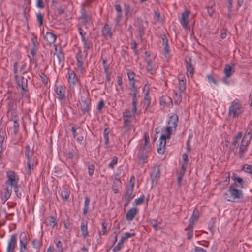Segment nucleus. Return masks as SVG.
<instances>
[{
	"label": "nucleus",
	"instance_id": "nucleus-1",
	"mask_svg": "<svg viewBox=\"0 0 252 252\" xmlns=\"http://www.w3.org/2000/svg\"><path fill=\"white\" fill-rule=\"evenodd\" d=\"M25 155L26 158L24 162L25 172L27 175H29L33 171L37 164V161L33 157V150L29 145L25 147Z\"/></svg>",
	"mask_w": 252,
	"mask_h": 252
},
{
	"label": "nucleus",
	"instance_id": "nucleus-2",
	"mask_svg": "<svg viewBox=\"0 0 252 252\" xmlns=\"http://www.w3.org/2000/svg\"><path fill=\"white\" fill-rule=\"evenodd\" d=\"M228 192H225L223 194L224 198L227 201L235 202L237 199L242 198L243 192L241 190L236 189L233 185L229 187Z\"/></svg>",
	"mask_w": 252,
	"mask_h": 252
},
{
	"label": "nucleus",
	"instance_id": "nucleus-3",
	"mask_svg": "<svg viewBox=\"0 0 252 252\" xmlns=\"http://www.w3.org/2000/svg\"><path fill=\"white\" fill-rule=\"evenodd\" d=\"M244 110L240 101L235 99L229 107L228 113L230 117L238 118L243 113Z\"/></svg>",
	"mask_w": 252,
	"mask_h": 252
},
{
	"label": "nucleus",
	"instance_id": "nucleus-4",
	"mask_svg": "<svg viewBox=\"0 0 252 252\" xmlns=\"http://www.w3.org/2000/svg\"><path fill=\"white\" fill-rule=\"evenodd\" d=\"M19 185L17 183H7L5 182L3 185V189L1 192V196L4 203L10 197L12 189H16Z\"/></svg>",
	"mask_w": 252,
	"mask_h": 252
},
{
	"label": "nucleus",
	"instance_id": "nucleus-5",
	"mask_svg": "<svg viewBox=\"0 0 252 252\" xmlns=\"http://www.w3.org/2000/svg\"><path fill=\"white\" fill-rule=\"evenodd\" d=\"M17 246V235L12 234L7 240V244L5 252H15Z\"/></svg>",
	"mask_w": 252,
	"mask_h": 252
},
{
	"label": "nucleus",
	"instance_id": "nucleus-6",
	"mask_svg": "<svg viewBox=\"0 0 252 252\" xmlns=\"http://www.w3.org/2000/svg\"><path fill=\"white\" fill-rule=\"evenodd\" d=\"M252 139L244 136L241 140V144L239 148V154L240 158H243L245 156V153L248 150V147L250 144Z\"/></svg>",
	"mask_w": 252,
	"mask_h": 252
},
{
	"label": "nucleus",
	"instance_id": "nucleus-7",
	"mask_svg": "<svg viewBox=\"0 0 252 252\" xmlns=\"http://www.w3.org/2000/svg\"><path fill=\"white\" fill-rule=\"evenodd\" d=\"M190 13V11L189 10H187L185 11L181 14V17L179 19L181 25L182 26V28L185 30L190 29V27L189 26V17Z\"/></svg>",
	"mask_w": 252,
	"mask_h": 252
},
{
	"label": "nucleus",
	"instance_id": "nucleus-8",
	"mask_svg": "<svg viewBox=\"0 0 252 252\" xmlns=\"http://www.w3.org/2000/svg\"><path fill=\"white\" fill-rule=\"evenodd\" d=\"M146 22H145L140 18H138L135 22V26L137 28L138 32L137 37H139L141 41L142 40V38L144 34V31L146 29Z\"/></svg>",
	"mask_w": 252,
	"mask_h": 252
},
{
	"label": "nucleus",
	"instance_id": "nucleus-9",
	"mask_svg": "<svg viewBox=\"0 0 252 252\" xmlns=\"http://www.w3.org/2000/svg\"><path fill=\"white\" fill-rule=\"evenodd\" d=\"M28 239L25 233L22 232L19 236V252H29L27 248Z\"/></svg>",
	"mask_w": 252,
	"mask_h": 252
},
{
	"label": "nucleus",
	"instance_id": "nucleus-10",
	"mask_svg": "<svg viewBox=\"0 0 252 252\" xmlns=\"http://www.w3.org/2000/svg\"><path fill=\"white\" fill-rule=\"evenodd\" d=\"M83 54L82 51L80 49H78V52L76 54V59L77 60L76 65L78 69L80 70L81 72L84 70L83 65L84 64V62L85 59L87 58V55H86V53H84Z\"/></svg>",
	"mask_w": 252,
	"mask_h": 252
},
{
	"label": "nucleus",
	"instance_id": "nucleus-11",
	"mask_svg": "<svg viewBox=\"0 0 252 252\" xmlns=\"http://www.w3.org/2000/svg\"><path fill=\"white\" fill-rule=\"evenodd\" d=\"M150 149L151 148H147L143 146L139 149L137 157L140 162L142 163L146 162Z\"/></svg>",
	"mask_w": 252,
	"mask_h": 252
},
{
	"label": "nucleus",
	"instance_id": "nucleus-12",
	"mask_svg": "<svg viewBox=\"0 0 252 252\" xmlns=\"http://www.w3.org/2000/svg\"><path fill=\"white\" fill-rule=\"evenodd\" d=\"M80 12V19L84 26L87 27V25L93 23L92 15L90 13L86 12L83 8L81 9Z\"/></svg>",
	"mask_w": 252,
	"mask_h": 252
},
{
	"label": "nucleus",
	"instance_id": "nucleus-13",
	"mask_svg": "<svg viewBox=\"0 0 252 252\" xmlns=\"http://www.w3.org/2000/svg\"><path fill=\"white\" fill-rule=\"evenodd\" d=\"M54 91L57 95L58 99L60 101H64L66 99V91L64 87L62 85L54 86Z\"/></svg>",
	"mask_w": 252,
	"mask_h": 252
},
{
	"label": "nucleus",
	"instance_id": "nucleus-14",
	"mask_svg": "<svg viewBox=\"0 0 252 252\" xmlns=\"http://www.w3.org/2000/svg\"><path fill=\"white\" fill-rule=\"evenodd\" d=\"M186 68L187 74L188 77H192L194 74V65L195 64L191 57H186L185 58Z\"/></svg>",
	"mask_w": 252,
	"mask_h": 252
},
{
	"label": "nucleus",
	"instance_id": "nucleus-15",
	"mask_svg": "<svg viewBox=\"0 0 252 252\" xmlns=\"http://www.w3.org/2000/svg\"><path fill=\"white\" fill-rule=\"evenodd\" d=\"M134 183H132L131 186L126 188V193L124 196V199L125 201V206H127L130 201L133 198L134 195L133 194Z\"/></svg>",
	"mask_w": 252,
	"mask_h": 252
},
{
	"label": "nucleus",
	"instance_id": "nucleus-16",
	"mask_svg": "<svg viewBox=\"0 0 252 252\" xmlns=\"http://www.w3.org/2000/svg\"><path fill=\"white\" fill-rule=\"evenodd\" d=\"M15 78L17 85L21 89V93L23 94H25L27 90V79L23 76L19 77L18 76H17V78Z\"/></svg>",
	"mask_w": 252,
	"mask_h": 252
},
{
	"label": "nucleus",
	"instance_id": "nucleus-17",
	"mask_svg": "<svg viewBox=\"0 0 252 252\" xmlns=\"http://www.w3.org/2000/svg\"><path fill=\"white\" fill-rule=\"evenodd\" d=\"M80 109L83 114L87 115L91 110V102L87 101L85 98H81L80 102Z\"/></svg>",
	"mask_w": 252,
	"mask_h": 252
},
{
	"label": "nucleus",
	"instance_id": "nucleus-18",
	"mask_svg": "<svg viewBox=\"0 0 252 252\" xmlns=\"http://www.w3.org/2000/svg\"><path fill=\"white\" fill-rule=\"evenodd\" d=\"M146 62L147 63L146 70L147 72L152 75L155 74L158 66H157L155 63L149 58L146 59Z\"/></svg>",
	"mask_w": 252,
	"mask_h": 252
},
{
	"label": "nucleus",
	"instance_id": "nucleus-19",
	"mask_svg": "<svg viewBox=\"0 0 252 252\" xmlns=\"http://www.w3.org/2000/svg\"><path fill=\"white\" fill-rule=\"evenodd\" d=\"M160 176V169L158 166H154L152 171L150 174V177L153 183H157Z\"/></svg>",
	"mask_w": 252,
	"mask_h": 252
},
{
	"label": "nucleus",
	"instance_id": "nucleus-20",
	"mask_svg": "<svg viewBox=\"0 0 252 252\" xmlns=\"http://www.w3.org/2000/svg\"><path fill=\"white\" fill-rule=\"evenodd\" d=\"M68 75V82L69 84L70 87H74V86L77 84L79 81L74 73L72 70H69L67 73Z\"/></svg>",
	"mask_w": 252,
	"mask_h": 252
},
{
	"label": "nucleus",
	"instance_id": "nucleus-21",
	"mask_svg": "<svg viewBox=\"0 0 252 252\" xmlns=\"http://www.w3.org/2000/svg\"><path fill=\"white\" fill-rule=\"evenodd\" d=\"M7 180L5 182L7 183H13L18 184L19 177L16 173L13 171H8L6 172Z\"/></svg>",
	"mask_w": 252,
	"mask_h": 252
},
{
	"label": "nucleus",
	"instance_id": "nucleus-22",
	"mask_svg": "<svg viewBox=\"0 0 252 252\" xmlns=\"http://www.w3.org/2000/svg\"><path fill=\"white\" fill-rule=\"evenodd\" d=\"M178 122V116L175 114H173L170 117L166 125L175 130L177 126Z\"/></svg>",
	"mask_w": 252,
	"mask_h": 252
},
{
	"label": "nucleus",
	"instance_id": "nucleus-23",
	"mask_svg": "<svg viewBox=\"0 0 252 252\" xmlns=\"http://www.w3.org/2000/svg\"><path fill=\"white\" fill-rule=\"evenodd\" d=\"M231 178L234 181L233 185H235L236 187L241 189L244 187V182L243 179L238 177L236 174L233 173Z\"/></svg>",
	"mask_w": 252,
	"mask_h": 252
},
{
	"label": "nucleus",
	"instance_id": "nucleus-24",
	"mask_svg": "<svg viewBox=\"0 0 252 252\" xmlns=\"http://www.w3.org/2000/svg\"><path fill=\"white\" fill-rule=\"evenodd\" d=\"M162 44L163 46L164 54L166 57H168L170 52L169 47L168 45V41L166 36L165 34L161 35Z\"/></svg>",
	"mask_w": 252,
	"mask_h": 252
},
{
	"label": "nucleus",
	"instance_id": "nucleus-25",
	"mask_svg": "<svg viewBox=\"0 0 252 252\" xmlns=\"http://www.w3.org/2000/svg\"><path fill=\"white\" fill-rule=\"evenodd\" d=\"M56 38V35L50 32H47L44 36L45 40L47 41V43L50 45L55 43Z\"/></svg>",
	"mask_w": 252,
	"mask_h": 252
},
{
	"label": "nucleus",
	"instance_id": "nucleus-26",
	"mask_svg": "<svg viewBox=\"0 0 252 252\" xmlns=\"http://www.w3.org/2000/svg\"><path fill=\"white\" fill-rule=\"evenodd\" d=\"M111 26L109 24H105L102 29V34L105 37L111 38L112 36V32L111 31Z\"/></svg>",
	"mask_w": 252,
	"mask_h": 252
},
{
	"label": "nucleus",
	"instance_id": "nucleus-27",
	"mask_svg": "<svg viewBox=\"0 0 252 252\" xmlns=\"http://www.w3.org/2000/svg\"><path fill=\"white\" fill-rule=\"evenodd\" d=\"M138 212V209L135 207H133L130 209L126 215V220L128 221L132 220L135 216L137 214Z\"/></svg>",
	"mask_w": 252,
	"mask_h": 252
},
{
	"label": "nucleus",
	"instance_id": "nucleus-28",
	"mask_svg": "<svg viewBox=\"0 0 252 252\" xmlns=\"http://www.w3.org/2000/svg\"><path fill=\"white\" fill-rule=\"evenodd\" d=\"M164 135H161L160 138L159 147L158 148L157 151L159 154H163L165 151V146L166 144V139Z\"/></svg>",
	"mask_w": 252,
	"mask_h": 252
},
{
	"label": "nucleus",
	"instance_id": "nucleus-29",
	"mask_svg": "<svg viewBox=\"0 0 252 252\" xmlns=\"http://www.w3.org/2000/svg\"><path fill=\"white\" fill-rule=\"evenodd\" d=\"M70 190L66 187H63L61 189L60 194L64 201H67L70 196Z\"/></svg>",
	"mask_w": 252,
	"mask_h": 252
},
{
	"label": "nucleus",
	"instance_id": "nucleus-30",
	"mask_svg": "<svg viewBox=\"0 0 252 252\" xmlns=\"http://www.w3.org/2000/svg\"><path fill=\"white\" fill-rule=\"evenodd\" d=\"M83 45L84 53H86V55H88V50L92 46V43L87 38H83L81 39Z\"/></svg>",
	"mask_w": 252,
	"mask_h": 252
},
{
	"label": "nucleus",
	"instance_id": "nucleus-31",
	"mask_svg": "<svg viewBox=\"0 0 252 252\" xmlns=\"http://www.w3.org/2000/svg\"><path fill=\"white\" fill-rule=\"evenodd\" d=\"M199 217V212L198 210L196 208H195L192 212V214L189 219V224H191L193 225V223L195 221H196Z\"/></svg>",
	"mask_w": 252,
	"mask_h": 252
},
{
	"label": "nucleus",
	"instance_id": "nucleus-32",
	"mask_svg": "<svg viewBox=\"0 0 252 252\" xmlns=\"http://www.w3.org/2000/svg\"><path fill=\"white\" fill-rule=\"evenodd\" d=\"M129 96H132V113L134 115L137 112L138 94H131Z\"/></svg>",
	"mask_w": 252,
	"mask_h": 252
},
{
	"label": "nucleus",
	"instance_id": "nucleus-33",
	"mask_svg": "<svg viewBox=\"0 0 252 252\" xmlns=\"http://www.w3.org/2000/svg\"><path fill=\"white\" fill-rule=\"evenodd\" d=\"M225 76L230 77L235 72V69L233 67L229 64H225L223 69Z\"/></svg>",
	"mask_w": 252,
	"mask_h": 252
},
{
	"label": "nucleus",
	"instance_id": "nucleus-34",
	"mask_svg": "<svg viewBox=\"0 0 252 252\" xmlns=\"http://www.w3.org/2000/svg\"><path fill=\"white\" fill-rule=\"evenodd\" d=\"M80 227L82 232V235L84 238H85L88 236L87 221H83L81 224Z\"/></svg>",
	"mask_w": 252,
	"mask_h": 252
},
{
	"label": "nucleus",
	"instance_id": "nucleus-35",
	"mask_svg": "<svg viewBox=\"0 0 252 252\" xmlns=\"http://www.w3.org/2000/svg\"><path fill=\"white\" fill-rule=\"evenodd\" d=\"M131 119L123 118V126L125 132H128L130 130L131 127Z\"/></svg>",
	"mask_w": 252,
	"mask_h": 252
},
{
	"label": "nucleus",
	"instance_id": "nucleus-36",
	"mask_svg": "<svg viewBox=\"0 0 252 252\" xmlns=\"http://www.w3.org/2000/svg\"><path fill=\"white\" fill-rule=\"evenodd\" d=\"M185 231H187V237L188 240L190 239L193 235V225L189 224L188 226L185 228Z\"/></svg>",
	"mask_w": 252,
	"mask_h": 252
},
{
	"label": "nucleus",
	"instance_id": "nucleus-37",
	"mask_svg": "<svg viewBox=\"0 0 252 252\" xmlns=\"http://www.w3.org/2000/svg\"><path fill=\"white\" fill-rule=\"evenodd\" d=\"M7 115L12 120L15 119H19L17 109L11 110H7Z\"/></svg>",
	"mask_w": 252,
	"mask_h": 252
},
{
	"label": "nucleus",
	"instance_id": "nucleus-38",
	"mask_svg": "<svg viewBox=\"0 0 252 252\" xmlns=\"http://www.w3.org/2000/svg\"><path fill=\"white\" fill-rule=\"evenodd\" d=\"M182 93H181L180 92L178 93L177 92L174 91L173 99L174 100V103L178 105L181 103L182 99Z\"/></svg>",
	"mask_w": 252,
	"mask_h": 252
},
{
	"label": "nucleus",
	"instance_id": "nucleus-39",
	"mask_svg": "<svg viewBox=\"0 0 252 252\" xmlns=\"http://www.w3.org/2000/svg\"><path fill=\"white\" fill-rule=\"evenodd\" d=\"M179 92L183 93L186 90V80L183 79H179V83L178 85Z\"/></svg>",
	"mask_w": 252,
	"mask_h": 252
},
{
	"label": "nucleus",
	"instance_id": "nucleus-40",
	"mask_svg": "<svg viewBox=\"0 0 252 252\" xmlns=\"http://www.w3.org/2000/svg\"><path fill=\"white\" fill-rule=\"evenodd\" d=\"M118 233L117 232H114L112 235L109 236V241L111 246H113L117 241Z\"/></svg>",
	"mask_w": 252,
	"mask_h": 252
},
{
	"label": "nucleus",
	"instance_id": "nucleus-41",
	"mask_svg": "<svg viewBox=\"0 0 252 252\" xmlns=\"http://www.w3.org/2000/svg\"><path fill=\"white\" fill-rule=\"evenodd\" d=\"M129 85L130 87L129 88L130 92L129 93V95L134 94H138V90L135 86V82H132L129 84Z\"/></svg>",
	"mask_w": 252,
	"mask_h": 252
},
{
	"label": "nucleus",
	"instance_id": "nucleus-42",
	"mask_svg": "<svg viewBox=\"0 0 252 252\" xmlns=\"http://www.w3.org/2000/svg\"><path fill=\"white\" fill-rule=\"evenodd\" d=\"M149 223L155 230L157 231L160 229V227L158 226V223L157 219H150L149 220Z\"/></svg>",
	"mask_w": 252,
	"mask_h": 252
},
{
	"label": "nucleus",
	"instance_id": "nucleus-43",
	"mask_svg": "<svg viewBox=\"0 0 252 252\" xmlns=\"http://www.w3.org/2000/svg\"><path fill=\"white\" fill-rule=\"evenodd\" d=\"M90 200L88 197H86L84 203V207L83 209V213L84 215H86L89 211V206Z\"/></svg>",
	"mask_w": 252,
	"mask_h": 252
},
{
	"label": "nucleus",
	"instance_id": "nucleus-44",
	"mask_svg": "<svg viewBox=\"0 0 252 252\" xmlns=\"http://www.w3.org/2000/svg\"><path fill=\"white\" fill-rule=\"evenodd\" d=\"M245 136L250 138L251 137V139L252 138V121H251L247 126L246 132H245Z\"/></svg>",
	"mask_w": 252,
	"mask_h": 252
},
{
	"label": "nucleus",
	"instance_id": "nucleus-45",
	"mask_svg": "<svg viewBox=\"0 0 252 252\" xmlns=\"http://www.w3.org/2000/svg\"><path fill=\"white\" fill-rule=\"evenodd\" d=\"M32 246L36 250L37 252H38L42 246V242L40 240L34 239L32 241Z\"/></svg>",
	"mask_w": 252,
	"mask_h": 252
},
{
	"label": "nucleus",
	"instance_id": "nucleus-46",
	"mask_svg": "<svg viewBox=\"0 0 252 252\" xmlns=\"http://www.w3.org/2000/svg\"><path fill=\"white\" fill-rule=\"evenodd\" d=\"M124 240L121 238V239L119 241L117 245L114 247L112 250L113 252H117L119 251L123 247V243Z\"/></svg>",
	"mask_w": 252,
	"mask_h": 252
},
{
	"label": "nucleus",
	"instance_id": "nucleus-47",
	"mask_svg": "<svg viewBox=\"0 0 252 252\" xmlns=\"http://www.w3.org/2000/svg\"><path fill=\"white\" fill-rule=\"evenodd\" d=\"M19 119H15L13 120V121L14 122L13 125V133L15 135H16L19 130Z\"/></svg>",
	"mask_w": 252,
	"mask_h": 252
},
{
	"label": "nucleus",
	"instance_id": "nucleus-48",
	"mask_svg": "<svg viewBox=\"0 0 252 252\" xmlns=\"http://www.w3.org/2000/svg\"><path fill=\"white\" fill-rule=\"evenodd\" d=\"M207 12L208 14L212 16L215 11V4L214 2H212L210 5H209L207 7Z\"/></svg>",
	"mask_w": 252,
	"mask_h": 252
},
{
	"label": "nucleus",
	"instance_id": "nucleus-49",
	"mask_svg": "<svg viewBox=\"0 0 252 252\" xmlns=\"http://www.w3.org/2000/svg\"><path fill=\"white\" fill-rule=\"evenodd\" d=\"M126 73H127L128 79L129 80V84H130V83H131L132 82H135V80H134L135 73L130 69H127L126 70Z\"/></svg>",
	"mask_w": 252,
	"mask_h": 252
},
{
	"label": "nucleus",
	"instance_id": "nucleus-50",
	"mask_svg": "<svg viewBox=\"0 0 252 252\" xmlns=\"http://www.w3.org/2000/svg\"><path fill=\"white\" fill-rule=\"evenodd\" d=\"M17 109L16 102L14 100H10L7 104L8 110Z\"/></svg>",
	"mask_w": 252,
	"mask_h": 252
},
{
	"label": "nucleus",
	"instance_id": "nucleus-51",
	"mask_svg": "<svg viewBox=\"0 0 252 252\" xmlns=\"http://www.w3.org/2000/svg\"><path fill=\"white\" fill-rule=\"evenodd\" d=\"M242 132H239L236 136H235L233 139V141L232 143V144L233 146H236L238 144L239 141L242 138Z\"/></svg>",
	"mask_w": 252,
	"mask_h": 252
},
{
	"label": "nucleus",
	"instance_id": "nucleus-52",
	"mask_svg": "<svg viewBox=\"0 0 252 252\" xmlns=\"http://www.w3.org/2000/svg\"><path fill=\"white\" fill-rule=\"evenodd\" d=\"M43 17L44 15L40 12H39L36 14V18L39 26H41L43 25Z\"/></svg>",
	"mask_w": 252,
	"mask_h": 252
},
{
	"label": "nucleus",
	"instance_id": "nucleus-53",
	"mask_svg": "<svg viewBox=\"0 0 252 252\" xmlns=\"http://www.w3.org/2000/svg\"><path fill=\"white\" fill-rule=\"evenodd\" d=\"M172 129H173L172 128H171V127H169V126H167L166 125V128H165V134H163L165 138H166L167 139L170 138Z\"/></svg>",
	"mask_w": 252,
	"mask_h": 252
},
{
	"label": "nucleus",
	"instance_id": "nucleus-54",
	"mask_svg": "<svg viewBox=\"0 0 252 252\" xmlns=\"http://www.w3.org/2000/svg\"><path fill=\"white\" fill-rule=\"evenodd\" d=\"M143 147L150 148L149 137L148 134H144V144Z\"/></svg>",
	"mask_w": 252,
	"mask_h": 252
},
{
	"label": "nucleus",
	"instance_id": "nucleus-55",
	"mask_svg": "<svg viewBox=\"0 0 252 252\" xmlns=\"http://www.w3.org/2000/svg\"><path fill=\"white\" fill-rule=\"evenodd\" d=\"M206 77L208 80V82L209 83H213L214 85H217L218 82L217 80L214 78L211 74H207Z\"/></svg>",
	"mask_w": 252,
	"mask_h": 252
},
{
	"label": "nucleus",
	"instance_id": "nucleus-56",
	"mask_svg": "<svg viewBox=\"0 0 252 252\" xmlns=\"http://www.w3.org/2000/svg\"><path fill=\"white\" fill-rule=\"evenodd\" d=\"M56 247L59 249L60 252H63V245L61 241L58 240H54Z\"/></svg>",
	"mask_w": 252,
	"mask_h": 252
},
{
	"label": "nucleus",
	"instance_id": "nucleus-57",
	"mask_svg": "<svg viewBox=\"0 0 252 252\" xmlns=\"http://www.w3.org/2000/svg\"><path fill=\"white\" fill-rule=\"evenodd\" d=\"M131 113L129 110H126L123 112V118L131 119Z\"/></svg>",
	"mask_w": 252,
	"mask_h": 252
},
{
	"label": "nucleus",
	"instance_id": "nucleus-58",
	"mask_svg": "<svg viewBox=\"0 0 252 252\" xmlns=\"http://www.w3.org/2000/svg\"><path fill=\"white\" fill-rule=\"evenodd\" d=\"M137 44L135 41L133 40L130 43V47L133 50V52L135 55L138 54V50H137Z\"/></svg>",
	"mask_w": 252,
	"mask_h": 252
},
{
	"label": "nucleus",
	"instance_id": "nucleus-59",
	"mask_svg": "<svg viewBox=\"0 0 252 252\" xmlns=\"http://www.w3.org/2000/svg\"><path fill=\"white\" fill-rule=\"evenodd\" d=\"M101 58L102 59V63H103L104 71L106 73V74H107L108 70L109 69V65L107 64V59L106 58L103 59L102 58V57H101Z\"/></svg>",
	"mask_w": 252,
	"mask_h": 252
},
{
	"label": "nucleus",
	"instance_id": "nucleus-60",
	"mask_svg": "<svg viewBox=\"0 0 252 252\" xmlns=\"http://www.w3.org/2000/svg\"><path fill=\"white\" fill-rule=\"evenodd\" d=\"M144 199H145V197L143 195L141 196L140 197L135 199L134 200V203H135V205H136L141 204L144 202Z\"/></svg>",
	"mask_w": 252,
	"mask_h": 252
},
{
	"label": "nucleus",
	"instance_id": "nucleus-61",
	"mask_svg": "<svg viewBox=\"0 0 252 252\" xmlns=\"http://www.w3.org/2000/svg\"><path fill=\"white\" fill-rule=\"evenodd\" d=\"M88 173H89V175L90 176H92L94 173V171L95 170V167L94 166V164H89L88 166Z\"/></svg>",
	"mask_w": 252,
	"mask_h": 252
},
{
	"label": "nucleus",
	"instance_id": "nucleus-62",
	"mask_svg": "<svg viewBox=\"0 0 252 252\" xmlns=\"http://www.w3.org/2000/svg\"><path fill=\"white\" fill-rule=\"evenodd\" d=\"M135 233H129V232H126L124 233V236L122 237V238L125 240H126L129 238L135 236Z\"/></svg>",
	"mask_w": 252,
	"mask_h": 252
},
{
	"label": "nucleus",
	"instance_id": "nucleus-63",
	"mask_svg": "<svg viewBox=\"0 0 252 252\" xmlns=\"http://www.w3.org/2000/svg\"><path fill=\"white\" fill-rule=\"evenodd\" d=\"M117 161H118V158H117V157H116V156L114 157L113 159L112 160V161L110 162V163L109 164V167L110 168H111L112 169H113L114 165H115L117 164Z\"/></svg>",
	"mask_w": 252,
	"mask_h": 252
},
{
	"label": "nucleus",
	"instance_id": "nucleus-64",
	"mask_svg": "<svg viewBox=\"0 0 252 252\" xmlns=\"http://www.w3.org/2000/svg\"><path fill=\"white\" fill-rule=\"evenodd\" d=\"M20 188V186L19 185L17 186V188L16 189L15 188L13 189L16 196L19 199H20L22 196L21 192L19 191Z\"/></svg>",
	"mask_w": 252,
	"mask_h": 252
}]
</instances>
